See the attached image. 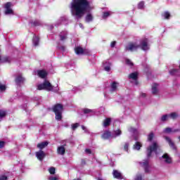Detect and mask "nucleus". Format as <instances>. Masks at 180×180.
Listing matches in <instances>:
<instances>
[{
    "instance_id": "1",
    "label": "nucleus",
    "mask_w": 180,
    "mask_h": 180,
    "mask_svg": "<svg viewBox=\"0 0 180 180\" xmlns=\"http://www.w3.org/2000/svg\"><path fill=\"white\" fill-rule=\"evenodd\" d=\"M72 13L77 19H81L89 9V1L87 0H73L71 4Z\"/></svg>"
},
{
    "instance_id": "2",
    "label": "nucleus",
    "mask_w": 180,
    "mask_h": 180,
    "mask_svg": "<svg viewBox=\"0 0 180 180\" xmlns=\"http://www.w3.org/2000/svg\"><path fill=\"white\" fill-rule=\"evenodd\" d=\"M53 110L56 114V120H60L63 117V105L61 104H56L53 106Z\"/></svg>"
},
{
    "instance_id": "3",
    "label": "nucleus",
    "mask_w": 180,
    "mask_h": 180,
    "mask_svg": "<svg viewBox=\"0 0 180 180\" xmlns=\"http://www.w3.org/2000/svg\"><path fill=\"white\" fill-rule=\"evenodd\" d=\"M39 91L41 89H45L46 91H53V86L50 84V82L45 81L43 84H39L37 86Z\"/></svg>"
},
{
    "instance_id": "4",
    "label": "nucleus",
    "mask_w": 180,
    "mask_h": 180,
    "mask_svg": "<svg viewBox=\"0 0 180 180\" xmlns=\"http://www.w3.org/2000/svg\"><path fill=\"white\" fill-rule=\"evenodd\" d=\"M12 6V3L8 2L4 5V8L6 9L5 14L6 15H12L13 13V10L11 8Z\"/></svg>"
},
{
    "instance_id": "5",
    "label": "nucleus",
    "mask_w": 180,
    "mask_h": 180,
    "mask_svg": "<svg viewBox=\"0 0 180 180\" xmlns=\"http://www.w3.org/2000/svg\"><path fill=\"white\" fill-rule=\"evenodd\" d=\"M157 143L154 142L152 146L148 148V157H150L153 151H155V150H157Z\"/></svg>"
},
{
    "instance_id": "6",
    "label": "nucleus",
    "mask_w": 180,
    "mask_h": 180,
    "mask_svg": "<svg viewBox=\"0 0 180 180\" xmlns=\"http://www.w3.org/2000/svg\"><path fill=\"white\" fill-rule=\"evenodd\" d=\"M139 49V46L136 45V44L130 43L127 47L126 50L129 51H134V50H137Z\"/></svg>"
},
{
    "instance_id": "7",
    "label": "nucleus",
    "mask_w": 180,
    "mask_h": 180,
    "mask_svg": "<svg viewBox=\"0 0 180 180\" xmlns=\"http://www.w3.org/2000/svg\"><path fill=\"white\" fill-rule=\"evenodd\" d=\"M176 116H178V115H176V113L173 112L172 114H170L169 115H163L162 117V122H165V120H168L169 117H171V119H175V117H176Z\"/></svg>"
},
{
    "instance_id": "8",
    "label": "nucleus",
    "mask_w": 180,
    "mask_h": 180,
    "mask_svg": "<svg viewBox=\"0 0 180 180\" xmlns=\"http://www.w3.org/2000/svg\"><path fill=\"white\" fill-rule=\"evenodd\" d=\"M112 175L114 178H116V179H123V176L122 175V173H120L117 170H113Z\"/></svg>"
},
{
    "instance_id": "9",
    "label": "nucleus",
    "mask_w": 180,
    "mask_h": 180,
    "mask_svg": "<svg viewBox=\"0 0 180 180\" xmlns=\"http://www.w3.org/2000/svg\"><path fill=\"white\" fill-rule=\"evenodd\" d=\"M148 40L147 39H144L142 40L141 43L142 50H148V44H147Z\"/></svg>"
},
{
    "instance_id": "10",
    "label": "nucleus",
    "mask_w": 180,
    "mask_h": 180,
    "mask_svg": "<svg viewBox=\"0 0 180 180\" xmlns=\"http://www.w3.org/2000/svg\"><path fill=\"white\" fill-rule=\"evenodd\" d=\"M75 51L76 53V54H86V50L77 46L75 49Z\"/></svg>"
},
{
    "instance_id": "11",
    "label": "nucleus",
    "mask_w": 180,
    "mask_h": 180,
    "mask_svg": "<svg viewBox=\"0 0 180 180\" xmlns=\"http://www.w3.org/2000/svg\"><path fill=\"white\" fill-rule=\"evenodd\" d=\"M37 72L39 78H46L47 77V72L46 70H38Z\"/></svg>"
},
{
    "instance_id": "12",
    "label": "nucleus",
    "mask_w": 180,
    "mask_h": 180,
    "mask_svg": "<svg viewBox=\"0 0 180 180\" xmlns=\"http://www.w3.org/2000/svg\"><path fill=\"white\" fill-rule=\"evenodd\" d=\"M36 155H37V158H38V160H39L40 161H41L43 160V158H44V157H46V154H44V152H43V150L37 152Z\"/></svg>"
},
{
    "instance_id": "13",
    "label": "nucleus",
    "mask_w": 180,
    "mask_h": 180,
    "mask_svg": "<svg viewBox=\"0 0 180 180\" xmlns=\"http://www.w3.org/2000/svg\"><path fill=\"white\" fill-rule=\"evenodd\" d=\"M162 158H164L165 162L167 164H170V162H172V159H171L170 157H169L168 154L165 153L162 155Z\"/></svg>"
},
{
    "instance_id": "14",
    "label": "nucleus",
    "mask_w": 180,
    "mask_h": 180,
    "mask_svg": "<svg viewBox=\"0 0 180 180\" xmlns=\"http://www.w3.org/2000/svg\"><path fill=\"white\" fill-rule=\"evenodd\" d=\"M47 146H49V142L45 141V142H42L41 143H39L37 147L38 148H40V150H43V148H44V147H47Z\"/></svg>"
},
{
    "instance_id": "15",
    "label": "nucleus",
    "mask_w": 180,
    "mask_h": 180,
    "mask_svg": "<svg viewBox=\"0 0 180 180\" xmlns=\"http://www.w3.org/2000/svg\"><path fill=\"white\" fill-rule=\"evenodd\" d=\"M139 75V73L137 72H133L131 73V75H129V77L131 79H134V81H136L137 80V77Z\"/></svg>"
},
{
    "instance_id": "16",
    "label": "nucleus",
    "mask_w": 180,
    "mask_h": 180,
    "mask_svg": "<svg viewBox=\"0 0 180 180\" xmlns=\"http://www.w3.org/2000/svg\"><path fill=\"white\" fill-rule=\"evenodd\" d=\"M65 153V148L63 146H60L58 148V153L60 154V155H64Z\"/></svg>"
},
{
    "instance_id": "17",
    "label": "nucleus",
    "mask_w": 180,
    "mask_h": 180,
    "mask_svg": "<svg viewBox=\"0 0 180 180\" xmlns=\"http://www.w3.org/2000/svg\"><path fill=\"white\" fill-rule=\"evenodd\" d=\"M110 124V118H107L104 120L103 126L104 127H108Z\"/></svg>"
},
{
    "instance_id": "18",
    "label": "nucleus",
    "mask_w": 180,
    "mask_h": 180,
    "mask_svg": "<svg viewBox=\"0 0 180 180\" xmlns=\"http://www.w3.org/2000/svg\"><path fill=\"white\" fill-rule=\"evenodd\" d=\"M134 148L135 150H140V148H141V143L139 142H136L134 146Z\"/></svg>"
},
{
    "instance_id": "19",
    "label": "nucleus",
    "mask_w": 180,
    "mask_h": 180,
    "mask_svg": "<svg viewBox=\"0 0 180 180\" xmlns=\"http://www.w3.org/2000/svg\"><path fill=\"white\" fill-rule=\"evenodd\" d=\"M165 139L167 140V141L169 143V146L171 147H173V148H175V146H174V143H172V141H171V139L168 137H165Z\"/></svg>"
},
{
    "instance_id": "20",
    "label": "nucleus",
    "mask_w": 180,
    "mask_h": 180,
    "mask_svg": "<svg viewBox=\"0 0 180 180\" xmlns=\"http://www.w3.org/2000/svg\"><path fill=\"white\" fill-rule=\"evenodd\" d=\"M92 19H93V17H92V15H91V14H88L86 17V22H91V20H92Z\"/></svg>"
},
{
    "instance_id": "21",
    "label": "nucleus",
    "mask_w": 180,
    "mask_h": 180,
    "mask_svg": "<svg viewBox=\"0 0 180 180\" xmlns=\"http://www.w3.org/2000/svg\"><path fill=\"white\" fill-rule=\"evenodd\" d=\"M49 172L50 173V174H51L52 175H53V174H56V168L55 167H51V168H49Z\"/></svg>"
},
{
    "instance_id": "22",
    "label": "nucleus",
    "mask_w": 180,
    "mask_h": 180,
    "mask_svg": "<svg viewBox=\"0 0 180 180\" xmlns=\"http://www.w3.org/2000/svg\"><path fill=\"white\" fill-rule=\"evenodd\" d=\"M153 94H157V84H154L152 87Z\"/></svg>"
},
{
    "instance_id": "23",
    "label": "nucleus",
    "mask_w": 180,
    "mask_h": 180,
    "mask_svg": "<svg viewBox=\"0 0 180 180\" xmlns=\"http://www.w3.org/2000/svg\"><path fill=\"white\" fill-rule=\"evenodd\" d=\"M6 116V112L4 110H0V119H2V117H5Z\"/></svg>"
},
{
    "instance_id": "24",
    "label": "nucleus",
    "mask_w": 180,
    "mask_h": 180,
    "mask_svg": "<svg viewBox=\"0 0 180 180\" xmlns=\"http://www.w3.org/2000/svg\"><path fill=\"white\" fill-rule=\"evenodd\" d=\"M25 81V79L22 77V76H19L16 78V82H23Z\"/></svg>"
},
{
    "instance_id": "25",
    "label": "nucleus",
    "mask_w": 180,
    "mask_h": 180,
    "mask_svg": "<svg viewBox=\"0 0 180 180\" xmlns=\"http://www.w3.org/2000/svg\"><path fill=\"white\" fill-rule=\"evenodd\" d=\"M110 14H111L110 11L105 12L103 13V18L105 19L108 18V16H110Z\"/></svg>"
},
{
    "instance_id": "26",
    "label": "nucleus",
    "mask_w": 180,
    "mask_h": 180,
    "mask_svg": "<svg viewBox=\"0 0 180 180\" xmlns=\"http://www.w3.org/2000/svg\"><path fill=\"white\" fill-rule=\"evenodd\" d=\"M153 137H154V134L153 132H151L150 134H149V135L148 136V141H151V140H153Z\"/></svg>"
},
{
    "instance_id": "27",
    "label": "nucleus",
    "mask_w": 180,
    "mask_h": 180,
    "mask_svg": "<svg viewBox=\"0 0 180 180\" xmlns=\"http://www.w3.org/2000/svg\"><path fill=\"white\" fill-rule=\"evenodd\" d=\"M110 136V132H105L103 134V139H108Z\"/></svg>"
},
{
    "instance_id": "28",
    "label": "nucleus",
    "mask_w": 180,
    "mask_h": 180,
    "mask_svg": "<svg viewBox=\"0 0 180 180\" xmlns=\"http://www.w3.org/2000/svg\"><path fill=\"white\" fill-rule=\"evenodd\" d=\"M172 131H173L172 129L171 128H166L164 131L165 133H172Z\"/></svg>"
},
{
    "instance_id": "29",
    "label": "nucleus",
    "mask_w": 180,
    "mask_h": 180,
    "mask_svg": "<svg viewBox=\"0 0 180 180\" xmlns=\"http://www.w3.org/2000/svg\"><path fill=\"white\" fill-rule=\"evenodd\" d=\"M163 16H164V18H165V19H169V16H170L169 13L165 12V13L163 14Z\"/></svg>"
},
{
    "instance_id": "30",
    "label": "nucleus",
    "mask_w": 180,
    "mask_h": 180,
    "mask_svg": "<svg viewBox=\"0 0 180 180\" xmlns=\"http://www.w3.org/2000/svg\"><path fill=\"white\" fill-rule=\"evenodd\" d=\"M116 85H117V83H112V84L111 85L112 91H116Z\"/></svg>"
},
{
    "instance_id": "31",
    "label": "nucleus",
    "mask_w": 180,
    "mask_h": 180,
    "mask_svg": "<svg viewBox=\"0 0 180 180\" xmlns=\"http://www.w3.org/2000/svg\"><path fill=\"white\" fill-rule=\"evenodd\" d=\"M138 8L139 9H143V8H144V2L142 1V2L139 3L138 5Z\"/></svg>"
},
{
    "instance_id": "32",
    "label": "nucleus",
    "mask_w": 180,
    "mask_h": 180,
    "mask_svg": "<svg viewBox=\"0 0 180 180\" xmlns=\"http://www.w3.org/2000/svg\"><path fill=\"white\" fill-rule=\"evenodd\" d=\"M78 126H79V124H78V123L73 124L72 125V130H75L77 129V127H78Z\"/></svg>"
},
{
    "instance_id": "33",
    "label": "nucleus",
    "mask_w": 180,
    "mask_h": 180,
    "mask_svg": "<svg viewBox=\"0 0 180 180\" xmlns=\"http://www.w3.org/2000/svg\"><path fill=\"white\" fill-rule=\"evenodd\" d=\"M126 64H127V65L133 66V62L130 61L129 59H126Z\"/></svg>"
},
{
    "instance_id": "34",
    "label": "nucleus",
    "mask_w": 180,
    "mask_h": 180,
    "mask_svg": "<svg viewBox=\"0 0 180 180\" xmlns=\"http://www.w3.org/2000/svg\"><path fill=\"white\" fill-rule=\"evenodd\" d=\"M33 43H34V46H37L39 44V39H37V38L34 39Z\"/></svg>"
},
{
    "instance_id": "35",
    "label": "nucleus",
    "mask_w": 180,
    "mask_h": 180,
    "mask_svg": "<svg viewBox=\"0 0 180 180\" xmlns=\"http://www.w3.org/2000/svg\"><path fill=\"white\" fill-rule=\"evenodd\" d=\"M115 134L117 136H120V134H122V131L120 129H117V131H115Z\"/></svg>"
},
{
    "instance_id": "36",
    "label": "nucleus",
    "mask_w": 180,
    "mask_h": 180,
    "mask_svg": "<svg viewBox=\"0 0 180 180\" xmlns=\"http://www.w3.org/2000/svg\"><path fill=\"white\" fill-rule=\"evenodd\" d=\"M49 180H58V179H59V177H58V176H51V177H49Z\"/></svg>"
},
{
    "instance_id": "37",
    "label": "nucleus",
    "mask_w": 180,
    "mask_h": 180,
    "mask_svg": "<svg viewBox=\"0 0 180 180\" xmlns=\"http://www.w3.org/2000/svg\"><path fill=\"white\" fill-rule=\"evenodd\" d=\"M6 89V86L3 84H0V91H5Z\"/></svg>"
},
{
    "instance_id": "38",
    "label": "nucleus",
    "mask_w": 180,
    "mask_h": 180,
    "mask_svg": "<svg viewBox=\"0 0 180 180\" xmlns=\"http://www.w3.org/2000/svg\"><path fill=\"white\" fill-rule=\"evenodd\" d=\"M60 39L61 40H64V39H65L67 38V34H65L63 37L62 34H60Z\"/></svg>"
},
{
    "instance_id": "39",
    "label": "nucleus",
    "mask_w": 180,
    "mask_h": 180,
    "mask_svg": "<svg viewBox=\"0 0 180 180\" xmlns=\"http://www.w3.org/2000/svg\"><path fill=\"white\" fill-rule=\"evenodd\" d=\"M4 61H5L6 63H11V58H8V57L5 58H4Z\"/></svg>"
},
{
    "instance_id": "40",
    "label": "nucleus",
    "mask_w": 180,
    "mask_h": 180,
    "mask_svg": "<svg viewBox=\"0 0 180 180\" xmlns=\"http://www.w3.org/2000/svg\"><path fill=\"white\" fill-rule=\"evenodd\" d=\"M105 71H110V65L108 66H105Z\"/></svg>"
},
{
    "instance_id": "41",
    "label": "nucleus",
    "mask_w": 180,
    "mask_h": 180,
    "mask_svg": "<svg viewBox=\"0 0 180 180\" xmlns=\"http://www.w3.org/2000/svg\"><path fill=\"white\" fill-rule=\"evenodd\" d=\"M5 146V142L0 141V148H2Z\"/></svg>"
},
{
    "instance_id": "42",
    "label": "nucleus",
    "mask_w": 180,
    "mask_h": 180,
    "mask_svg": "<svg viewBox=\"0 0 180 180\" xmlns=\"http://www.w3.org/2000/svg\"><path fill=\"white\" fill-rule=\"evenodd\" d=\"M8 179V177L6 176H0V180H6Z\"/></svg>"
},
{
    "instance_id": "43",
    "label": "nucleus",
    "mask_w": 180,
    "mask_h": 180,
    "mask_svg": "<svg viewBox=\"0 0 180 180\" xmlns=\"http://www.w3.org/2000/svg\"><path fill=\"white\" fill-rule=\"evenodd\" d=\"M115 46H116V41H112L111 43V47H115Z\"/></svg>"
},
{
    "instance_id": "44",
    "label": "nucleus",
    "mask_w": 180,
    "mask_h": 180,
    "mask_svg": "<svg viewBox=\"0 0 180 180\" xmlns=\"http://www.w3.org/2000/svg\"><path fill=\"white\" fill-rule=\"evenodd\" d=\"M85 152H86L87 154H91V149H86V150H85Z\"/></svg>"
},
{
    "instance_id": "45",
    "label": "nucleus",
    "mask_w": 180,
    "mask_h": 180,
    "mask_svg": "<svg viewBox=\"0 0 180 180\" xmlns=\"http://www.w3.org/2000/svg\"><path fill=\"white\" fill-rule=\"evenodd\" d=\"M135 180H141V176H136Z\"/></svg>"
},
{
    "instance_id": "46",
    "label": "nucleus",
    "mask_w": 180,
    "mask_h": 180,
    "mask_svg": "<svg viewBox=\"0 0 180 180\" xmlns=\"http://www.w3.org/2000/svg\"><path fill=\"white\" fill-rule=\"evenodd\" d=\"M90 112H91V110H89V109L84 110V113H89Z\"/></svg>"
},
{
    "instance_id": "47",
    "label": "nucleus",
    "mask_w": 180,
    "mask_h": 180,
    "mask_svg": "<svg viewBox=\"0 0 180 180\" xmlns=\"http://www.w3.org/2000/svg\"><path fill=\"white\" fill-rule=\"evenodd\" d=\"M143 165V167H147V165H148V162H146Z\"/></svg>"
},
{
    "instance_id": "48",
    "label": "nucleus",
    "mask_w": 180,
    "mask_h": 180,
    "mask_svg": "<svg viewBox=\"0 0 180 180\" xmlns=\"http://www.w3.org/2000/svg\"><path fill=\"white\" fill-rule=\"evenodd\" d=\"M174 71H176V70H172L170 71V74H172V75H174Z\"/></svg>"
},
{
    "instance_id": "49",
    "label": "nucleus",
    "mask_w": 180,
    "mask_h": 180,
    "mask_svg": "<svg viewBox=\"0 0 180 180\" xmlns=\"http://www.w3.org/2000/svg\"><path fill=\"white\" fill-rule=\"evenodd\" d=\"M141 96H146V94H142Z\"/></svg>"
},
{
    "instance_id": "50",
    "label": "nucleus",
    "mask_w": 180,
    "mask_h": 180,
    "mask_svg": "<svg viewBox=\"0 0 180 180\" xmlns=\"http://www.w3.org/2000/svg\"><path fill=\"white\" fill-rule=\"evenodd\" d=\"M83 130H85V127L84 126L82 127Z\"/></svg>"
},
{
    "instance_id": "51",
    "label": "nucleus",
    "mask_w": 180,
    "mask_h": 180,
    "mask_svg": "<svg viewBox=\"0 0 180 180\" xmlns=\"http://www.w3.org/2000/svg\"><path fill=\"white\" fill-rule=\"evenodd\" d=\"M80 27H83L82 24H79Z\"/></svg>"
},
{
    "instance_id": "52",
    "label": "nucleus",
    "mask_w": 180,
    "mask_h": 180,
    "mask_svg": "<svg viewBox=\"0 0 180 180\" xmlns=\"http://www.w3.org/2000/svg\"><path fill=\"white\" fill-rule=\"evenodd\" d=\"M146 172H147V168L145 169Z\"/></svg>"
},
{
    "instance_id": "53",
    "label": "nucleus",
    "mask_w": 180,
    "mask_h": 180,
    "mask_svg": "<svg viewBox=\"0 0 180 180\" xmlns=\"http://www.w3.org/2000/svg\"><path fill=\"white\" fill-rule=\"evenodd\" d=\"M127 146V145H125V148H126Z\"/></svg>"
}]
</instances>
